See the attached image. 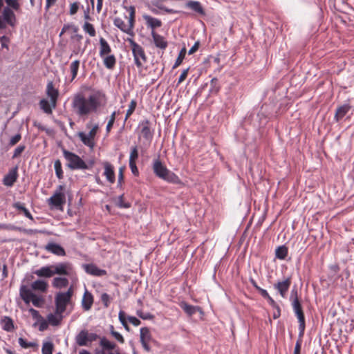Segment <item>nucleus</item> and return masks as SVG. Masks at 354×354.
Instances as JSON below:
<instances>
[{
  "instance_id": "0eeeda50",
  "label": "nucleus",
  "mask_w": 354,
  "mask_h": 354,
  "mask_svg": "<svg viewBox=\"0 0 354 354\" xmlns=\"http://www.w3.org/2000/svg\"><path fill=\"white\" fill-rule=\"evenodd\" d=\"M292 310L298 319L299 322V336L300 337H303L304 334L306 322H305V316L303 312L302 306L301 301H295L291 303Z\"/></svg>"
},
{
  "instance_id": "0e129e2a",
  "label": "nucleus",
  "mask_w": 354,
  "mask_h": 354,
  "mask_svg": "<svg viewBox=\"0 0 354 354\" xmlns=\"http://www.w3.org/2000/svg\"><path fill=\"white\" fill-rule=\"evenodd\" d=\"M124 167H120L118 172V187H121L124 180Z\"/></svg>"
},
{
  "instance_id": "aec40b11",
  "label": "nucleus",
  "mask_w": 354,
  "mask_h": 354,
  "mask_svg": "<svg viewBox=\"0 0 354 354\" xmlns=\"http://www.w3.org/2000/svg\"><path fill=\"white\" fill-rule=\"evenodd\" d=\"M103 165L104 168V176H105L106 180L110 183H114L115 180V176L113 166L109 162H103Z\"/></svg>"
},
{
  "instance_id": "69168bd1",
  "label": "nucleus",
  "mask_w": 354,
  "mask_h": 354,
  "mask_svg": "<svg viewBox=\"0 0 354 354\" xmlns=\"http://www.w3.org/2000/svg\"><path fill=\"white\" fill-rule=\"evenodd\" d=\"M129 167L131 169L132 174L134 176H138L139 171L136 166V162H129Z\"/></svg>"
},
{
  "instance_id": "ea45409f",
  "label": "nucleus",
  "mask_w": 354,
  "mask_h": 354,
  "mask_svg": "<svg viewBox=\"0 0 354 354\" xmlns=\"http://www.w3.org/2000/svg\"><path fill=\"white\" fill-rule=\"evenodd\" d=\"M3 329L6 331H11L14 328L13 322L11 318L5 317L2 319Z\"/></svg>"
},
{
  "instance_id": "c85d7f7f",
  "label": "nucleus",
  "mask_w": 354,
  "mask_h": 354,
  "mask_svg": "<svg viewBox=\"0 0 354 354\" xmlns=\"http://www.w3.org/2000/svg\"><path fill=\"white\" fill-rule=\"evenodd\" d=\"M77 344L80 346H84L87 344L88 340V333L86 330L80 331L75 337Z\"/></svg>"
},
{
  "instance_id": "c9c22d12",
  "label": "nucleus",
  "mask_w": 354,
  "mask_h": 354,
  "mask_svg": "<svg viewBox=\"0 0 354 354\" xmlns=\"http://www.w3.org/2000/svg\"><path fill=\"white\" fill-rule=\"evenodd\" d=\"M288 248L286 246H279L275 250V256L280 260H284L288 255Z\"/></svg>"
},
{
  "instance_id": "72a5a7b5",
  "label": "nucleus",
  "mask_w": 354,
  "mask_h": 354,
  "mask_svg": "<svg viewBox=\"0 0 354 354\" xmlns=\"http://www.w3.org/2000/svg\"><path fill=\"white\" fill-rule=\"evenodd\" d=\"M13 207L17 210L23 212L24 216L31 220H33L32 216L29 210L24 206V204L20 202H16L13 204Z\"/></svg>"
},
{
  "instance_id": "a18cd8bd",
  "label": "nucleus",
  "mask_w": 354,
  "mask_h": 354,
  "mask_svg": "<svg viewBox=\"0 0 354 354\" xmlns=\"http://www.w3.org/2000/svg\"><path fill=\"white\" fill-rule=\"evenodd\" d=\"M115 204L120 208H129L131 206L129 203L124 201V194L118 197Z\"/></svg>"
},
{
  "instance_id": "13d9d810",
  "label": "nucleus",
  "mask_w": 354,
  "mask_h": 354,
  "mask_svg": "<svg viewBox=\"0 0 354 354\" xmlns=\"http://www.w3.org/2000/svg\"><path fill=\"white\" fill-rule=\"evenodd\" d=\"M110 328L111 334L115 338V339H117L120 343H124V339L122 335L120 333L115 331L113 326H111Z\"/></svg>"
},
{
  "instance_id": "c756f323",
  "label": "nucleus",
  "mask_w": 354,
  "mask_h": 354,
  "mask_svg": "<svg viewBox=\"0 0 354 354\" xmlns=\"http://www.w3.org/2000/svg\"><path fill=\"white\" fill-rule=\"evenodd\" d=\"M63 319L62 314H57L56 312L53 313H50L47 316V321L51 326H58L61 321Z\"/></svg>"
},
{
  "instance_id": "f8f14e48",
  "label": "nucleus",
  "mask_w": 354,
  "mask_h": 354,
  "mask_svg": "<svg viewBox=\"0 0 354 354\" xmlns=\"http://www.w3.org/2000/svg\"><path fill=\"white\" fill-rule=\"evenodd\" d=\"M291 285V278L287 277L283 281H279L277 283H274L273 287L276 289L279 295L285 298L287 295V292L288 291L290 286Z\"/></svg>"
},
{
  "instance_id": "f03ea898",
  "label": "nucleus",
  "mask_w": 354,
  "mask_h": 354,
  "mask_svg": "<svg viewBox=\"0 0 354 354\" xmlns=\"http://www.w3.org/2000/svg\"><path fill=\"white\" fill-rule=\"evenodd\" d=\"M152 169L156 176L167 183H178L180 182L178 176L167 168L159 156L153 160Z\"/></svg>"
},
{
  "instance_id": "09e8293b",
  "label": "nucleus",
  "mask_w": 354,
  "mask_h": 354,
  "mask_svg": "<svg viewBox=\"0 0 354 354\" xmlns=\"http://www.w3.org/2000/svg\"><path fill=\"white\" fill-rule=\"evenodd\" d=\"M137 105V102L135 100H132L129 106V109L127 111L126 116L124 120L126 121L128 118L133 113L136 109Z\"/></svg>"
},
{
  "instance_id": "f3484780",
  "label": "nucleus",
  "mask_w": 354,
  "mask_h": 354,
  "mask_svg": "<svg viewBox=\"0 0 354 354\" xmlns=\"http://www.w3.org/2000/svg\"><path fill=\"white\" fill-rule=\"evenodd\" d=\"M142 18L145 21L147 28H151V31L155 30L156 28H160L162 26V21L159 19L153 17L149 15H143Z\"/></svg>"
},
{
  "instance_id": "37998d69",
  "label": "nucleus",
  "mask_w": 354,
  "mask_h": 354,
  "mask_svg": "<svg viewBox=\"0 0 354 354\" xmlns=\"http://www.w3.org/2000/svg\"><path fill=\"white\" fill-rule=\"evenodd\" d=\"M54 168L55 170L56 176L59 179H62L63 176H63V170H62V163L59 160H57L55 161Z\"/></svg>"
},
{
  "instance_id": "6e6552de",
  "label": "nucleus",
  "mask_w": 354,
  "mask_h": 354,
  "mask_svg": "<svg viewBox=\"0 0 354 354\" xmlns=\"http://www.w3.org/2000/svg\"><path fill=\"white\" fill-rule=\"evenodd\" d=\"M54 274L70 276L73 273V266L70 262H61L53 266Z\"/></svg>"
},
{
  "instance_id": "423d86ee",
  "label": "nucleus",
  "mask_w": 354,
  "mask_h": 354,
  "mask_svg": "<svg viewBox=\"0 0 354 354\" xmlns=\"http://www.w3.org/2000/svg\"><path fill=\"white\" fill-rule=\"evenodd\" d=\"M127 41L131 47L135 64L138 68H142L144 63L147 61V57L143 48L131 38H128Z\"/></svg>"
},
{
  "instance_id": "79ce46f5",
  "label": "nucleus",
  "mask_w": 354,
  "mask_h": 354,
  "mask_svg": "<svg viewBox=\"0 0 354 354\" xmlns=\"http://www.w3.org/2000/svg\"><path fill=\"white\" fill-rule=\"evenodd\" d=\"M186 52H187V50H186L185 47H183L180 50V51L178 54V56L177 59H176V62L173 66V68H176L181 64V63L183 62V61L185 57Z\"/></svg>"
},
{
  "instance_id": "2eb2a0df",
  "label": "nucleus",
  "mask_w": 354,
  "mask_h": 354,
  "mask_svg": "<svg viewBox=\"0 0 354 354\" xmlns=\"http://www.w3.org/2000/svg\"><path fill=\"white\" fill-rule=\"evenodd\" d=\"M150 122L148 120H144L140 122L141 127V133L143 138L147 140H151L153 131L151 130Z\"/></svg>"
},
{
  "instance_id": "9d476101",
  "label": "nucleus",
  "mask_w": 354,
  "mask_h": 354,
  "mask_svg": "<svg viewBox=\"0 0 354 354\" xmlns=\"http://www.w3.org/2000/svg\"><path fill=\"white\" fill-rule=\"evenodd\" d=\"M82 267L86 274L93 277H102L107 274L105 270L99 268L94 263H84Z\"/></svg>"
},
{
  "instance_id": "20e7f679",
  "label": "nucleus",
  "mask_w": 354,
  "mask_h": 354,
  "mask_svg": "<svg viewBox=\"0 0 354 354\" xmlns=\"http://www.w3.org/2000/svg\"><path fill=\"white\" fill-rule=\"evenodd\" d=\"M19 295L26 304H29L32 302V305L37 308L41 307L44 303V297L41 295L34 293L26 285H21Z\"/></svg>"
},
{
  "instance_id": "338daca9",
  "label": "nucleus",
  "mask_w": 354,
  "mask_h": 354,
  "mask_svg": "<svg viewBox=\"0 0 354 354\" xmlns=\"http://www.w3.org/2000/svg\"><path fill=\"white\" fill-rule=\"evenodd\" d=\"M129 322L135 326H138L140 325L141 322L138 318L133 316H128L127 317Z\"/></svg>"
},
{
  "instance_id": "6ab92c4d",
  "label": "nucleus",
  "mask_w": 354,
  "mask_h": 354,
  "mask_svg": "<svg viewBox=\"0 0 354 354\" xmlns=\"http://www.w3.org/2000/svg\"><path fill=\"white\" fill-rule=\"evenodd\" d=\"M17 167L9 170L8 173L4 176L3 182L6 186H12L17 179Z\"/></svg>"
},
{
  "instance_id": "bf43d9fd",
  "label": "nucleus",
  "mask_w": 354,
  "mask_h": 354,
  "mask_svg": "<svg viewBox=\"0 0 354 354\" xmlns=\"http://www.w3.org/2000/svg\"><path fill=\"white\" fill-rule=\"evenodd\" d=\"M135 24V16H129V25H127V27L129 28V31L130 32V36L133 37L134 32H133V28Z\"/></svg>"
},
{
  "instance_id": "4d7b16f0",
  "label": "nucleus",
  "mask_w": 354,
  "mask_h": 354,
  "mask_svg": "<svg viewBox=\"0 0 354 354\" xmlns=\"http://www.w3.org/2000/svg\"><path fill=\"white\" fill-rule=\"evenodd\" d=\"M26 146L24 145H20L17 147L14 151L13 155L12 156V159H15L19 157L21 153L25 150Z\"/></svg>"
},
{
  "instance_id": "7c9ffc66",
  "label": "nucleus",
  "mask_w": 354,
  "mask_h": 354,
  "mask_svg": "<svg viewBox=\"0 0 354 354\" xmlns=\"http://www.w3.org/2000/svg\"><path fill=\"white\" fill-rule=\"evenodd\" d=\"M68 280L66 277H55L53 280L52 285L55 288H63L68 285Z\"/></svg>"
},
{
  "instance_id": "f704fd0d",
  "label": "nucleus",
  "mask_w": 354,
  "mask_h": 354,
  "mask_svg": "<svg viewBox=\"0 0 354 354\" xmlns=\"http://www.w3.org/2000/svg\"><path fill=\"white\" fill-rule=\"evenodd\" d=\"M220 90L218 80L214 77L210 80V88L209 89V95H213L218 93Z\"/></svg>"
},
{
  "instance_id": "5fc2aeb1",
  "label": "nucleus",
  "mask_w": 354,
  "mask_h": 354,
  "mask_svg": "<svg viewBox=\"0 0 354 354\" xmlns=\"http://www.w3.org/2000/svg\"><path fill=\"white\" fill-rule=\"evenodd\" d=\"M6 3H7L8 6L11 9H13L15 10H18L20 8V4L17 0H5Z\"/></svg>"
},
{
  "instance_id": "58836bf2",
  "label": "nucleus",
  "mask_w": 354,
  "mask_h": 354,
  "mask_svg": "<svg viewBox=\"0 0 354 354\" xmlns=\"http://www.w3.org/2000/svg\"><path fill=\"white\" fill-rule=\"evenodd\" d=\"M100 345L102 347L103 349L108 351L113 350L115 347V344L114 343L111 342L104 337L100 339Z\"/></svg>"
},
{
  "instance_id": "a19ab883",
  "label": "nucleus",
  "mask_w": 354,
  "mask_h": 354,
  "mask_svg": "<svg viewBox=\"0 0 354 354\" xmlns=\"http://www.w3.org/2000/svg\"><path fill=\"white\" fill-rule=\"evenodd\" d=\"M82 28L84 31L86 33H88L91 37H95L96 35V31L95 30V28L93 26L88 23V21H86L84 24L82 26Z\"/></svg>"
},
{
  "instance_id": "680f3d73",
  "label": "nucleus",
  "mask_w": 354,
  "mask_h": 354,
  "mask_svg": "<svg viewBox=\"0 0 354 354\" xmlns=\"http://www.w3.org/2000/svg\"><path fill=\"white\" fill-rule=\"evenodd\" d=\"M80 8V3L79 2H74L71 4L70 6V10L69 14L71 15H74L77 13V10Z\"/></svg>"
},
{
  "instance_id": "c03bdc74",
  "label": "nucleus",
  "mask_w": 354,
  "mask_h": 354,
  "mask_svg": "<svg viewBox=\"0 0 354 354\" xmlns=\"http://www.w3.org/2000/svg\"><path fill=\"white\" fill-rule=\"evenodd\" d=\"M140 340L149 341L151 339V334L148 328H141L140 330Z\"/></svg>"
},
{
  "instance_id": "6e6d98bb",
  "label": "nucleus",
  "mask_w": 354,
  "mask_h": 354,
  "mask_svg": "<svg viewBox=\"0 0 354 354\" xmlns=\"http://www.w3.org/2000/svg\"><path fill=\"white\" fill-rule=\"evenodd\" d=\"M100 299H101V301H102L103 305L106 308L109 306V304H110L111 300V298L109 295H108L107 293H105V292L102 293L101 295Z\"/></svg>"
},
{
  "instance_id": "5701e85b",
  "label": "nucleus",
  "mask_w": 354,
  "mask_h": 354,
  "mask_svg": "<svg viewBox=\"0 0 354 354\" xmlns=\"http://www.w3.org/2000/svg\"><path fill=\"white\" fill-rule=\"evenodd\" d=\"M34 273L39 277L50 278L54 275L53 266H46L36 270Z\"/></svg>"
},
{
  "instance_id": "39448f33",
  "label": "nucleus",
  "mask_w": 354,
  "mask_h": 354,
  "mask_svg": "<svg viewBox=\"0 0 354 354\" xmlns=\"http://www.w3.org/2000/svg\"><path fill=\"white\" fill-rule=\"evenodd\" d=\"M73 295V287L71 286L66 292H59L55 297V309L57 314H63Z\"/></svg>"
},
{
  "instance_id": "cd10ccee",
  "label": "nucleus",
  "mask_w": 354,
  "mask_h": 354,
  "mask_svg": "<svg viewBox=\"0 0 354 354\" xmlns=\"http://www.w3.org/2000/svg\"><path fill=\"white\" fill-rule=\"evenodd\" d=\"M77 136L84 145L88 147L91 149L94 147V139L90 136H88V133L80 131L77 133Z\"/></svg>"
},
{
  "instance_id": "052dcab7",
  "label": "nucleus",
  "mask_w": 354,
  "mask_h": 354,
  "mask_svg": "<svg viewBox=\"0 0 354 354\" xmlns=\"http://www.w3.org/2000/svg\"><path fill=\"white\" fill-rule=\"evenodd\" d=\"M21 139V133H17L15 134V136H12L10 139V141H9V146H14L17 143H18L20 140Z\"/></svg>"
},
{
  "instance_id": "473e14b6",
  "label": "nucleus",
  "mask_w": 354,
  "mask_h": 354,
  "mask_svg": "<svg viewBox=\"0 0 354 354\" xmlns=\"http://www.w3.org/2000/svg\"><path fill=\"white\" fill-rule=\"evenodd\" d=\"M103 58V63L108 69H112L115 65L116 59L114 55H105Z\"/></svg>"
},
{
  "instance_id": "2f4dec72",
  "label": "nucleus",
  "mask_w": 354,
  "mask_h": 354,
  "mask_svg": "<svg viewBox=\"0 0 354 354\" xmlns=\"http://www.w3.org/2000/svg\"><path fill=\"white\" fill-rule=\"evenodd\" d=\"M113 24L115 26L118 28L121 31L130 35L129 28L124 21L120 17H115L113 20Z\"/></svg>"
},
{
  "instance_id": "f257e3e1",
  "label": "nucleus",
  "mask_w": 354,
  "mask_h": 354,
  "mask_svg": "<svg viewBox=\"0 0 354 354\" xmlns=\"http://www.w3.org/2000/svg\"><path fill=\"white\" fill-rule=\"evenodd\" d=\"M106 103L105 94L97 91L86 96L82 93H75L71 100L73 113L80 118H86L92 113H96Z\"/></svg>"
},
{
  "instance_id": "393cba45",
  "label": "nucleus",
  "mask_w": 354,
  "mask_h": 354,
  "mask_svg": "<svg viewBox=\"0 0 354 354\" xmlns=\"http://www.w3.org/2000/svg\"><path fill=\"white\" fill-rule=\"evenodd\" d=\"M32 291H40L41 292H45L48 288V283L44 280L37 279L32 283L30 287H29Z\"/></svg>"
},
{
  "instance_id": "864d4df0",
  "label": "nucleus",
  "mask_w": 354,
  "mask_h": 354,
  "mask_svg": "<svg viewBox=\"0 0 354 354\" xmlns=\"http://www.w3.org/2000/svg\"><path fill=\"white\" fill-rule=\"evenodd\" d=\"M18 343L24 348L34 347L35 346L34 342H28L25 339L22 337H19L18 339Z\"/></svg>"
},
{
  "instance_id": "a211bd4d",
  "label": "nucleus",
  "mask_w": 354,
  "mask_h": 354,
  "mask_svg": "<svg viewBox=\"0 0 354 354\" xmlns=\"http://www.w3.org/2000/svg\"><path fill=\"white\" fill-rule=\"evenodd\" d=\"M151 35L153 38L154 45L157 48L165 50L167 47L168 43L164 37L158 34L155 30L151 32Z\"/></svg>"
},
{
  "instance_id": "1a4fd4ad",
  "label": "nucleus",
  "mask_w": 354,
  "mask_h": 354,
  "mask_svg": "<svg viewBox=\"0 0 354 354\" xmlns=\"http://www.w3.org/2000/svg\"><path fill=\"white\" fill-rule=\"evenodd\" d=\"M58 189L59 190L48 199V205L56 208L62 207L65 203L64 194L61 192L63 189V186L59 185Z\"/></svg>"
},
{
  "instance_id": "ddd939ff",
  "label": "nucleus",
  "mask_w": 354,
  "mask_h": 354,
  "mask_svg": "<svg viewBox=\"0 0 354 354\" xmlns=\"http://www.w3.org/2000/svg\"><path fill=\"white\" fill-rule=\"evenodd\" d=\"M3 19L6 24L14 27L16 24V17L11 8L5 7L2 12Z\"/></svg>"
},
{
  "instance_id": "e2e57ef3",
  "label": "nucleus",
  "mask_w": 354,
  "mask_h": 354,
  "mask_svg": "<svg viewBox=\"0 0 354 354\" xmlns=\"http://www.w3.org/2000/svg\"><path fill=\"white\" fill-rule=\"evenodd\" d=\"M137 315L139 317L144 320L152 319L154 317V316L149 313H142L138 311Z\"/></svg>"
},
{
  "instance_id": "b1692460",
  "label": "nucleus",
  "mask_w": 354,
  "mask_h": 354,
  "mask_svg": "<svg viewBox=\"0 0 354 354\" xmlns=\"http://www.w3.org/2000/svg\"><path fill=\"white\" fill-rule=\"evenodd\" d=\"M180 307L184 310V312L188 315V316H192L194 315L197 311L201 310V308L198 306L190 305L187 304L185 301H182L180 304Z\"/></svg>"
},
{
  "instance_id": "bb28decb",
  "label": "nucleus",
  "mask_w": 354,
  "mask_h": 354,
  "mask_svg": "<svg viewBox=\"0 0 354 354\" xmlns=\"http://www.w3.org/2000/svg\"><path fill=\"white\" fill-rule=\"evenodd\" d=\"M351 106L348 104H343L339 106L335 112L334 119L339 121L351 109Z\"/></svg>"
},
{
  "instance_id": "e433bc0d",
  "label": "nucleus",
  "mask_w": 354,
  "mask_h": 354,
  "mask_svg": "<svg viewBox=\"0 0 354 354\" xmlns=\"http://www.w3.org/2000/svg\"><path fill=\"white\" fill-rule=\"evenodd\" d=\"M39 106L41 109L47 114H51L53 112V106L51 103L50 104L48 101L46 99H41L39 102Z\"/></svg>"
},
{
  "instance_id": "49530a36",
  "label": "nucleus",
  "mask_w": 354,
  "mask_h": 354,
  "mask_svg": "<svg viewBox=\"0 0 354 354\" xmlns=\"http://www.w3.org/2000/svg\"><path fill=\"white\" fill-rule=\"evenodd\" d=\"M53 345L51 342H45L41 348L42 354H52L53 353Z\"/></svg>"
},
{
  "instance_id": "8fccbe9b",
  "label": "nucleus",
  "mask_w": 354,
  "mask_h": 354,
  "mask_svg": "<svg viewBox=\"0 0 354 354\" xmlns=\"http://www.w3.org/2000/svg\"><path fill=\"white\" fill-rule=\"evenodd\" d=\"M116 114H117V112L116 111H113L111 116H110V118H109V120L107 123V125H106V133H109L111 129V128L113 127V125L115 122V116H116Z\"/></svg>"
},
{
  "instance_id": "dca6fc26",
  "label": "nucleus",
  "mask_w": 354,
  "mask_h": 354,
  "mask_svg": "<svg viewBox=\"0 0 354 354\" xmlns=\"http://www.w3.org/2000/svg\"><path fill=\"white\" fill-rule=\"evenodd\" d=\"M71 39L74 43H75V46L74 49L73 50V53L71 55V57L73 55H78L80 53L81 55L83 54L84 52L85 51V48H86V47H84V48H82L80 46L81 41L83 39V36L80 34H75L71 37Z\"/></svg>"
},
{
  "instance_id": "7ed1b4c3",
  "label": "nucleus",
  "mask_w": 354,
  "mask_h": 354,
  "mask_svg": "<svg viewBox=\"0 0 354 354\" xmlns=\"http://www.w3.org/2000/svg\"><path fill=\"white\" fill-rule=\"evenodd\" d=\"M63 155L68 162L67 166L72 170L88 169L94 165V160L86 163L79 156L66 149L63 150Z\"/></svg>"
},
{
  "instance_id": "4be33fe9",
  "label": "nucleus",
  "mask_w": 354,
  "mask_h": 354,
  "mask_svg": "<svg viewBox=\"0 0 354 354\" xmlns=\"http://www.w3.org/2000/svg\"><path fill=\"white\" fill-rule=\"evenodd\" d=\"M93 304V297L91 293L86 290L82 299V307L84 310L88 311L91 308Z\"/></svg>"
},
{
  "instance_id": "a878e982",
  "label": "nucleus",
  "mask_w": 354,
  "mask_h": 354,
  "mask_svg": "<svg viewBox=\"0 0 354 354\" xmlns=\"http://www.w3.org/2000/svg\"><path fill=\"white\" fill-rule=\"evenodd\" d=\"M100 48L99 55L100 57H104L105 55H108L111 52L110 45L103 37L100 39Z\"/></svg>"
},
{
  "instance_id": "4468645a",
  "label": "nucleus",
  "mask_w": 354,
  "mask_h": 354,
  "mask_svg": "<svg viewBox=\"0 0 354 354\" xmlns=\"http://www.w3.org/2000/svg\"><path fill=\"white\" fill-rule=\"evenodd\" d=\"M44 249L46 251L57 256L63 257L66 255V252L64 248L59 244L53 242L48 243L46 245Z\"/></svg>"
},
{
  "instance_id": "412c9836",
  "label": "nucleus",
  "mask_w": 354,
  "mask_h": 354,
  "mask_svg": "<svg viewBox=\"0 0 354 354\" xmlns=\"http://www.w3.org/2000/svg\"><path fill=\"white\" fill-rule=\"evenodd\" d=\"M185 6L198 15H205L204 8H203L201 2L198 1L189 0L186 2Z\"/></svg>"
},
{
  "instance_id": "3c124183",
  "label": "nucleus",
  "mask_w": 354,
  "mask_h": 354,
  "mask_svg": "<svg viewBox=\"0 0 354 354\" xmlns=\"http://www.w3.org/2000/svg\"><path fill=\"white\" fill-rule=\"evenodd\" d=\"M138 158V151L137 146L132 147L131 148V152L129 156V162H136Z\"/></svg>"
},
{
  "instance_id": "de8ad7c7",
  "label": "nucleus",
  "mask_w": 354,
  "mask_h": 354,
  "mask_svg": "<svg viewBox=\"0 0 354 354\" xmlns=\"http://www.w3.org/2000/svg\"><path fill=\"white\" fill-rule=\"evenodd\" d=\"M118 318H119L120 323L125 328V330H127V331H129L130 328H129V326H128L127 322L126 321L125 313L124 311L120 310L119 312Z\"/></svg>"
},
{
  "instance_id": "603ef678",
  "label": "nucleus",
  "mask_w": 354,
  "mask_h": 354,
  "mask_svg": "<svg viewBox=\"0 0 354 354\" xmlns=\"http://www.w3.org/2000/svg\"><path fill=\"white\" fill-rule=\"evenodd\" d=\"M290 302H295V301H300L299 299V293H298V290L296 286H295L292 290H291V292H290V298H289Z\"/></svg>"
},
{
  "instance_id": "774afa93",
  "label": "nucleus",
  "mask_w": 354,
  "mask_h": 354,
  "mask_svg": "<svg viewBox=\"0 0 354 354\" xmlns=\"http://www.w3.org/2000/svg\"><path fill=\"white\" fill-rule=\"evenodd\" d=\"M189 70V68H187L183 70V71L182 72L181 75H180V77L178 78V84H180L186 79Z\"/></svg>"
},
{
  "instance_id": "9b49d317",
  "label": "nucleus",
  "mask_w": 354,
  "mask_h": 354,
  "mask_svg": "<svg viewBox=\"0 0 354 354\" xmlns=\"http://www.w3.org/2000/svg\"><path fill=\"white\" fill-rule=\"evenodd\" d=\"M46 93L47 96L50 98L53 108L55 109L57 106V101L59 97V91L54 87V84L52 81H49L47 83Z\"/></svg>"
},
{
  "instance_id": "4c0bfd02",
  "label": "nucleus",
  "mask_w": 354,
  "mask_h": 354,
  "mask_svg": "<svg viewBox=\"0 0 354 354\" xmlns=\"http://www.w3.org/2000/svg\"><path fill=\"white\" fill-rule=\"evenodd\" d=\"M80 60H75L70 64V71L71 73V82L77 77L80 68Z\"/></svg>"
}]
</instances>
